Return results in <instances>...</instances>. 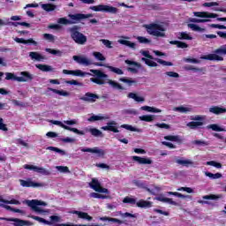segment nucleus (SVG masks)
Listing matches in <instances>:
<instances>
[{
  "mask_svg": "<svg viewBox=\"0 0 226 226\" xmlns=\"http://www.w3.org/2000/svg\"><path fill=\"white\" fill-rule=\"evenodd\" d=\"M91 73L89 72H84L80 70H75V71H70V70H63V73L64 75H74V77H86V75H92L93 77L95 78H91L90 82H94V84H97L98 86H103L105 84V79H107V74L103 73V72L100 70H94L91 69L90 70Z\"/></svg>",
  "mask_w": 226,
  "mask_h": 226,
  "instance_id": "f257e3e1",
  "label": "nucleus"
},
{
  "mask_svg": "<svg viewBox=\"0 0 226 226\" xmlns=\"http://www.w3.org/2000/svg\"><path fill=\"white\" fill-rule=\"evenodd\" d=\"M148 34L152 36H156L157 38H165V31H167V27L163 24H148L145 25Z\"/></svg>",
  "mask_w": 226,
  "mask_h": 226,
  "instance_id": "f03ea898",
  "label": "nucleus"
},
{
  "mask_svg": "<svg viewBox=\"0 0 226 226\" xmlns=\"http://www.w3.org/2000/svg\"><path fill=\"white\" fill-rule=\"evenodd\" d=\"M52 124H56V126H60L61 128H64V130H68V132H72L73 133H76L77 135H84V131H79L77 128L70 127L73 126V124H77L79 121L77 119H72V120H65L63 122L57 121V120H51ZM68 124V125H66Z\"/></svg>",
  "mask_w": 226,
  "mask_h": 226,
  "instance_id": "7ed1b4c3",
  "label": "nucleus"
},
{
  "mask_svg": "<svg viewBox=\"0 0 226 226\" xmlns=\"http://www.w3.org/2000/svg\"><path fill=\"white\" fill-rule=\"evenodd\" d=\"M193 15L194 17L200 18H192L190 19V22H193L195 24H204V22H209V19H216V17H218V14L210 13L207 11H197L193 12Z\"/></svg>",
  "mask_w": 226,
  "mask_h": 226,
  "instance_id": "20e7f679",
  "label": "nucleus"
},
{
  "mask_svg": "<svg viewBox=\"0 0 226 226\" xmlns=\"http://www.w3.org/2000/svg\"><path fill=\"white\" fill-rule=\"evenodd\" d=\"M24 204H26V206H28V207H31V209L33 211H34V213H37L38 215H45V213H49V210H45L42 209L41 207H38V206H43L46 207L47 206V202L45 201H41V200H26L25 201H23Z\"/></svg>",
  "mask_w": 226,
  "mask_h": 226,
  "instance_id": "39448f33",
  "label": "nucleus"
},
{
  "mask_svg": "<svg viewBox=\"0 0 226 226\" xmlns=\"http://www.w3.org/2000/svg\"><path fill=\"white\" fill-rule=\"evenodd\" d=\"M79 26H73L68 28L69 33H71V38L73 39L75 43L78 45H84L87 41V37L82 33L79 32Z\"/></svg>",
  "mask_w": 226,
  "mask_h": 226,
  "instance_id": "423d86ee",
  "label": "nucleus"
},
{
  "mask_svg": "<svg viewBox=\"0 0 226 226\" xmlns=\"http://www.w3.org/2000/svg\"><path fill=\"white\" fill-rule=\"evenodd\" d=\"M222 56H226V44L215 49L213 54L201 56L200 59H206L207 61H223Z\"/></svg>",
  "mask_w": 226,
  "mask_h": 226,
  "instance_id": "0eeeda50",
  "label": "nucleus"
},
{
  "mask_svg": "<svg viewBox=\"0 0 226 226\" xmlns=\"http://www.w3.org/2000/svg\"><path fill=\"white\" fill-rule=\"evenodd\" d=\"M5 204L20 206V201L19 200L10 197L9 200H6L3 199V196H0V207H4V209H7L8 211H14V213H22V210L13 209V208H11V207L5 205Z\"/></svg>",
  "mask_w": 226,
  "mask_h": 226,
  "instance_id": "6e6552de",
  "label": "nucleus"
},
{
  "mask_svg": "<svg viewBox=\"0 0 226 226\" xmlns=\"http://www.w3.org/2000/svg\"><path fill=\"white\" fill-rule=\"evenodd\" d=\"M124 204H131V206H137V207H151L152 203L150 201H146L144 200H140L137 202V200L135 198L132 197H125L123 200Z\"/></svg>",
  "mask_w": 226,
  "mask_h": 226,
  "instance_id": "1a4fd4ad",
  "label": "nucleus"
},
{
  "mask_svg": "<svg viewBox=\"0 0 226 226\" xmlns=\"http://www.w3.org/2000/svg\"><path fill=\"white\" fill-rule=\"evenodd\" d=\"M90 10L93 11H104L106 13H117V8L105 4L90 6Z\"/></svg>",
  "mask_w": 226,
  "mask_h": 226,
  "instance_id": "9d476101",
  "label": "nucleus"
},
{
  "mask_svg": "<svg viewBox=\"0 0 226 226\" xmlns=\"http://www.w3.org/2000/svg\"><path fill=\"white\" fill-rule=\"evenodd\" d=\"M204 119H206L204 117L202 116H195L192 117V122H189L187 124V126L189 128H191V130H195L196 128H200V126H202V124H204V123L202 121H204Z\"/></svg>",
  "mask_w": 226,
  "mask_h": 226,
  "instance_id": "9b49d317",
  "label": "nucleus"
},
{
  "mask_svg": "<svg viewBox=\"0 0 226 226\" xmlns=\"http://www.w3.org/2000/svg\"><path fill=\"white\" fill-rule=\"evenodd\" d=\"M90 188L94 190V192H98L99 193H107L109 194V189L102 187V184L96 178H93L91 183H89Z\"/></svg>",
  "mask_w": 226,
  "mask_h": 226,
  "instance_id": "f8f14e48",
  "label": "nucleus"
},
{
  "mask_svg": "<svg viewBox=\"0 0 226 226\" xmlns=\"http://www.w3.org/2000/svg\"><path fill=\"white\" fill-rule=\"evenodd\" d=\"M140 54L144 56V57L141 58V61H144V63L152 68H155V66H158V64L156 62L153 61V56L149 55V51L141 50ZM147 57V58H146Z\"/></svg>",
  "mask_w": 226,
  "mask_h": 226,
  "instance_id": "ddd939ff",
  "label": "nucleus"
},
{
  "mask_svg": "<svg viewBox=\"0 0 226 226\" xmlns=\"http://www.w3.org/2000/svg\"><path fill=\"white\" fill-rule=\"evenodd\" d=\"M72 59L76 61L78 64H81L82 66H91V64H93V60L85 56H73Z\"/></svg>",
  "mask_w": 226,
  "mask_h": 226,
  "instance_id": "4468645a",
  "label": "nucleus"
},
{
  "mask_svg": "<svg viewBox=\"0 0 226 226\" xmlns=\"http://www.w3.org/2000/svg\"><path fill=\"white\" fill-rule=\"evenodd\" d=\"M101 130L104 132H113V133H119V130L117 129V124L116 121H110L107 124L106 126H102Z\"/></svg>",
  "mask_w": 226,
  "mask_h": 226,
  "instance_id": "2eb2a0df",
  "label": "nucleus"
},
{
  "mask_svg": "<svg viewBox=\"0 0 226 226\" xmlns=\"http://www.w3.org/2000/svg\"><path fill=\"white\" fill-rule=\"evenodd\" d=\"M125 64L130 65V67L128 68V72H132V73H137L139 70H140V68L142 67L139 63L132 60H125Z\"/></svg>",
  "mask_w": 226,
  "mask_h": 226,
  "instance_id": "dca6fc26",
  "label": "nucleus"
},
{
  "mask_svg": "<svg viewBox=\"0 0 226 226\" xmlns=\"http://www.w3.org/2000/svg\"><path fill=\"white\" fill-rule=\"evenodd\" d=\"M19 77L16 78L17 82H29L34 79V76L27 72H21Z\"/></svg>",
  "mask_w": 226,
  "mask_h": 226,
  "instance_id": "f3484780",
  "label": "nucleus"
},
{
  "mask_svg": "<svg viewBox=\"0 0 226 226\" xmlns=\"http://www.w3.org/2000/svg\"><path fill=\"white\" fill-rule=\"evenodd\" d=\"M19 183L24 188H38L39 186H43V185L35 183V182L32 181L31 179H28V180L21 179V180H19Z\"/></svg>",
  "mask_w": 226,
  "mask_h": 226,
  "instance_id": "a211bd4d",
  "label": "nucleus"
},
{
  "mask_svg": "<svg viewBox=\"0 0 226 226\" xmlns=\"http://www.w3.org/2000/svg\"><path fill=\"white\" fill-rule=\"evenodd\" d=\"M81 151L83 153H94V154H97L98 156H104L105 155V150L100 149L99 147L81 148Z\"/></svg>",
  "mask_w": 226,
  "mask_h": 226,
  "instance_id": "6ab92c4d",
  "label": "nucleus"
},
{
  "mask_svg": "<svg viewBox=\"0 0 226 226\" xmlns=\"http://www.w3.org/2000/svg\"><path fill=\"white\" fill-rule=\"evenodd\" d=\"M107 119H110V116L109 115H103V114H98V115H92L88 121L90 123H94L95 121H105Z\"/></svg>",
  "mask_w": 226,
  "mask_h": 226,
  "instance_id": "aec40b11",
  "label": "nucleus"
},
{
  "mask_svg": "<svg viewBox=\"0 0 226 226\" xmlns=\"http://www.w3.org/2000/svg\"><path fill=\"white\" fill-rule=\"evenodd\" d=\"M100 96L93 94V93H87L84 96L80 97V100L83 102H89L90 103H94L96 100H98Z\"/></svg>",
  "mask_w": 226,
  "mask_h": 226,
  "instance_id": "412c9836",
  "label": "nucleus"
},
{
  "mask_svg": "<svg viewBox=\"0 0 226 226\" xmlns=\"http://www.w3.org/2000/svg\"><path fill=\"white\" fill-rule=\"evenodd\" d=\"M176 163H177V165H182V167H193L194 162L193 161L190 160V159H185V157H181L176 160Z\"/></svg>",
  "mask_w": 226,
  "mask_h": 226,
  "instance_id": "4be33fe9",
  "label": "nucleus"
},
{
  "mask_svg": "<svg viewBox=\"0 0 226 226\" xmlns=\"http://www.w3.org/2000/svg\"><path fill=\"white\" fill-rule=\"evenodd\" d=\"M132 160L140 163L141 165H151L153 162L148 158L139 157L137 155L132 156Z\"/></svg>",
  "mask_w": 226,
  "mask_h": 226,
  "instance_id": "5701e85b",
  "label": "nucleus"
},
{
  "mask_svg": "<svg viewBox=\"0 0 226 226\" xmlns=\"http://www.w3.org/2000/svg\"><path fill=\"white\" fill-rule=\"evenodd\" d=\"M155 200H159V202H164L165 204H170L171 206H179L178 202L172 200V199L166 198L163 196H158L155 198Z\"/></svg>",
  "mask_w": 226,
  "mask_h": 226,
  "instance_id": "b1692460",
  "label": "nucleus"
},
{
  "mask_svg": "<svg viewBox=\"0 0 226 226\" xmlns=\"http://www.w3.org/2000/svg\"><path fill=\"white\" fill-rule=\"evenodd\" d=\"M68 17H70V19H69L71 24H79V22H80V20H84L82 13L69 14Z\"/></svg>",
  "mask_w": 226,
  "mask_h": 226,
  "instance_id": "393cba45",
  "label": "nucleus"
},
{
  "mask_svg": "<svg viewBox=\"0 0 226 226\" xmlns=\"http://www.w3.org/2000/svg\"><path fill=\"white\" fill-rule=\"evenodd\" d=\"M117 41L120 43V45H125V47H129V49H132V50L137 49V43L132 42L128 40L119 39Z\"/></svg>",
  "mask_w": 226,
  "mask_h": 226,
  "instance_id": "a878e982",
  "label": "nucleus"
},
{
  "mask_svg": "<svg viewBox=\"0 0 226 226\" xmlns=\"http://www.w3.org/2000/svg\"><path fill=\"white\" fill-rule=\"evenodd\" d=\"M83 132H84V135H86V133L89 132L91 135H93L94 137H102V131L96 128L86 127Z\"/></svg>",
  "mask_w": 226,
  "mask_h": 226,
  "instance_id": "bb28decb",
  "label": "nucleus"
},
{
  "mask_svg": "<svg viewBox=\"0 0 226 226\" xmlns=\"http://www.w3.org/2000/svg\"><path fill=\"white\" fill-rule=\"evenodd\" d=\"M72 215H77L79 218H81L82 220H87V222H91L93 220V217L88 215L87 213L80 212V211H72Z\"/></svg>",
  "mask_w": 226,
  "mask_h": 226,
  "instance_id": "cd10ccee",
  "label": "nucleus"
},
{
  "mask_svg": "<svg viewBox=\"0 0 226 226\" xmlns=\"http://www.w3.org/2000/svg\"><path fill=\"white\" fill-rule=\"evenodd\" d=\"M29 57L32 59V61H39V62L43 61V59H45V56L34 51H32L29 53Z\"/></svg>",
  "mask_w": 226,
  "mask_h": 226,
  "instance_id": "c85d7f7f",
  "label": "nucleus"
},
{
  "mask_svg": "<svg viewBox=\"0 0 226 226\" xmlns=\"http://www.w3.org/2000/svg\"><path fill=\"white\" fill-rule=\"evenodd\" d=\"M9 222H15L17 226H24V225L31 226V225H33V223L29 221H24V220L15 219V218L9 219Z\"/></svg>",
  "mask_w": 226,
  "mask_h": 226,
  "instance_id": "c756f323",
  "label": "nucleus"
},
{
  "mask_svg": "<svg viewBox=\"0 0 226 226\" xmlns=\"http://www.w3.org/2000/svg\"><path fill=\"white\" fill-rule=\"evenodd\" d=\"M140 110H145L146 112H152L153 114H160L162 109L150 106H142Z\"/></svg>",
  "mask_w": 226,
  "mask_h": 226,
  "instance_id": "7c9ffc66",
  "label": "nucleus"
},
{
  "mask_svg": "<svg viewBox=\"0 0 226 226\" xmlns=\"http://www.w3.org/2000/svg\"><path fill=\"white\" fill-rule=\"evenodd\" d=\"M41 8H42L44 11H55V10L57 8V5L54 4H41Z\"/></svg>",
  "mask_w": 226,
  "mask_h": 226,
  "instance_id": "2f4dec72",
  "label": "nucleus"
},
{
  "mask_svg": "<svg viewBox=\"0 0 226 226\" xmlns=\"http://www.w3.org/2000/svg\"><path fill=\"white\" fill-rule=\"evenodd\" d=\"M178 40H193V37L186 32H179L176 34Z\"/></svg>",
  "mask_w": 226,
  "mask_h": 226,
  "instance_id": "473e14b6",
  "label": "nucleus"
},
{
  "mask_svg": "<svg viewBox=\"0 0 226 226\" xmlns=\"http://www.w3.org/2000/svg\"><path fill=\"white\" fill-rule=\"evenodd\" d=\"M173 110L175 112H180L181 114H186L187 112H192V107L180 106V107L174 108Z\"/></svg>",
  "mask_w": 226,
  "mask_h": 226,
  "instance_id": "72a5a7b5",
  "label": "nucleus"
},
{
  "mask_svg": "<svg viewBox=\"0 0 226 226\" xmlns=\"http://www.w3.org/2000/svg\"><path fill=\"white\" fill-rule=\"evenodd\" d=\"M128 98H131L134 102H146V99L144 97L139 96L135 93H129L128 94Z\"/></svg>",
  "mask_w": 226,
  "mask_h": 226,
  "instance_id": "f704fd0d",
  "label": "nucleus"
},
{
  "mask_svg": "<svg viewBox=\"0 0 226 226\" xmlns=\"http://www.w3.org/2000/svg\"><path fill=\"white\" fill-rule=\"evenodd\" d=\"M209 112H211L212 114H225L226 109L220 107H212L209 109Z\"/></svg>",
  "mask_w": 226,
  "mask_h": 226,
  "instance_id": "c9c22d12",
  "label": "nucleus"
},
{
  "mask_svg": "<svg viewBox=\"0 0 226 226\" xmlns=\"http://www.w3.org/2000/svg\"><path fill=\"white\" fill-rule=\"evenodd\" d=\"M35 66L38 68V70H41V72H54V69L50 65L39 64Z\"/></svg>",
  "mask_w": 226,
  "mask_h": 226,
  "instance_id": "e433bc0d",
  "label": "nucleus"
},
{
  "mask_svg": "<svg viewBox=\"0 0 226 226\" xmlns=\"http://www.w3.org/2000/svg\"><path fill=\"white\" fill-rule=\"evenodd\" d=\"M170 45H177V49H188V44L179 41H170Z\"/></svg>",
  "mask_w": 226,
  "mask_h": 226,
  "instance_id": "4c0bfd02",
  "label": "nucleus"
},
{
  "mask_svg": "<svg viewBox=\"0 0 226 226\" xmlns=\"http://www.w3.org/2000/svg\"><path fill=\"white\" fill-rule=\"evenodd\" d=\"M207 128L209 130H213V132H226L225 128H223L216 124H209V125H207Z\"/></svg>",
  "mask_w": 226,
  "mask_h": 226,
  "instance_id": "58836bf2",
  "label": "nucleus"
},
{
  "mask_svg": "<svg viewBox=\"0 0 226 226\" xmlns=\"http://www.w3.org/2000/svg\"><path fill=\"white\" fill-rule=\"evenodd\" d=\"M140 121H145L146 123H152V121H154V115H143L139 117Z\"/></svg>",
  "mask_w": 226,
  "mask_h": 226,
  "instance_id": "ea45409f",
  "label": "nucleus"
},
{
  "mask_svg": "<svg viewBox=\"0 0 226 226\" xmlns=\"http://www.w3.org/2000/svg\"><path fill=\"white\" fill-rule=\"evenodd\" d=\"M188 27H190V29H192V31H196L197 33H204V31H205L204 28H202L193 23L188 24Z\"/></svg>",
  "mask_w": 226,
  "mask_h": 226,
  "instance_id": "a19ab883",
  "label": "nucleus"
},
{
  "mask_svg": "<svg viewBox=\"0 0 226 226\" xmlns=\"http://www.w3.org/2000/svg\"><path fill=\"white\" fill-rule=\"evenodd\" d=\"M29 218H32L33 220H35L36 222H39V223H44V225H50V222L41 217L36 216V215H29Z\"/></svg>",
  "mask_w": 226,
  "mask_h": 226,
  "instance_id": "79ce46f5",
  "label": "nucleus"
},
{
  "mask_svg": "<svg viewBox=\"0 0 226 226\" xmlns=\"http://www.w3.org/2000/svg\"><path fill=\"white\" fill-rule=\"evenodd\" d=\"M100 220L102 222H113L114 223H118L119 225H121V223H123V221L117 219V218L101 217Z\"/></svg>",
  "mask_w": 226,
  "mask_h": 226,
  "instance_id": "37998d69",
  "label": "nucleus"
},
{
  "mask_svg": "<svg viewBox=\"0 0 226 226\" xmlns=\"http://www.w3.org/2000/svg\"><path fill=\"white\" fill-rule=\"evenodd\" d=\"M49 91H52V93H55L56 94H59V96H70V93L64 90H57L54 88H49Z\"/></svg>",
  "mask_w": 226,
  "mask_h": 226,
  "instance_id": "c03bdc74",
  "label": "nucleus"
},
{
  "mask_svg": "<svg viewBox=\"0 0 226 226\" xmlns=\"http://www.w3.org/2000/svg\"><path fill=\"white\" fill-rule=\"evenodd\" d=\"M165 140H170L171 142H181V137L168 135L164 137Z\"/></svg>",
  "mask_w": 226,
  "mask_h": 226,
  "instance_id": "a18cd8bd",
  "label": "nucleus"
},
{
  "mask_svg": "<svg viewBox=\"0 0 226 226\" xmlns=\"http://www.w3.org/2000/svg\"><path fill=\"white\" fill-rule=\"evenodd\" d=\"M46 149L48 151H54L55 153H59V154H62V156H64V154H66V152H64V150H61L60 148L56 147H48Z\"/></svg>",
  "mask_w": 226,
  "mask_h": 226,
  "instance_id": "49530a36",
  "label": "nucleus"
},
{
  "mask_svg": "<svg viewBox=\"0 0 226 226\" xmlns=\"http://www.w3.org/2000/svg\"><path fill=\"white\" fill-rule=\"evenodd\" d=\"M46 52H49V54H52L53 56H58L61 57L63 56V51L59 49H46Z\"/></svg>",
  "mask_w": 226,
  "mask_h": 226,
  "instance_id": "de8ad7c7",
  "label": "nucleus"
},
{
  "mask_svg": "<svg viewBox=\"0 0 226 226\" xmlns=\"http://www.w3.org/2000/svg\"><path fill=\"white\" fill-rule=\"evenodd\" d=\"M49 218L50 221H49V224L48 225H54V223H59L61 222V217L57 215H51Z\"/></svg>",
  "mask_w": 226,
  "mask_h": 226,
  "instance_id": "09e8293b",
  "label": "nucleus"
},
{
  "mask_svg": "<svg viewBox=\"0 0 226 226\" xmlns=\"http://www.w3.org/2000/svg\"><path fill=\"white\" fill-rule=\"evenodd\" d=\"M120 128H124V130H128L129 132H140V129L135 128L130 124H122Z\"/></svg>",
  "mask_w": 226,
  "mask_h": 226,
  "instance_id": "8fccbe9b",
  "label": "nucleus"
},
{
  "mask_svg": "<svg viewBox=\"0 0 226 226\" xmlns=\"http://www.w3.org/2000/svg\"><path fill=\"white\" fill-rule=\"evenodd\" d=\"M35 172H38L39 174H42L43 176H50V171L45 170V168H40L37 166Z\"/></svg>",
  "mask_w": 226,
  "mask_h": 226,
  "instance_id": "3c124183",
  "label": "nucleus"
},
{
  "mask_svg": "<svg viewBox=\"0 0 226 226\" xmlns=\"http://www.w3.org/2000/svg\"><path fill=\"white\" fill-rule=\"evenodd\" d=\"M35 172H38L39 174H42L43 176H50V171L45 170V168H40L37 166Z\"/></svg>",
  "mask_w": 226,
  "mask_h": 226,
  "instance_id": "603ef678",
  "label": "nucleus"
},
{
  "mask_svg": "<svg viewBox=\"0 0 226 226\" xmlns=\"http://www.w3.org/2000/svg\"><path fill=\"white\" fill-rule=\"evenodd\" d=\"M136 40H138V41H139V43H143V44H145V45H147V44L151 43V40H149V39H147V38H146V37H144V36H138V37L136 38Z\"/></svg>",
  "mask_w": 226,
  "mask_h": 226,
  "instance_id": "864d4df0",
  "label": "nucleus"
},
{
  "mask_svg": "<svg viewBox=\"0 0 226 226\" xmlns=\"http://www.w3.org/2000/svg\"><path fill=\"white\" fill-rule=\"evenodd\" d=\"M109 68V72H113V73H117V75H123V70L117 68V67H113V66H107Z\"/></svg>",
  "mask_w": 226,
  "mask_h": 226,
  "instance_id": "5fc2aeb1",
  "label": "nucleus"
},
{
  "mask_svg": "<svg viewBox=\"0 0 226 226\" xmlns=\"http://www.w3.org/2000/svg\"><path fill=\"white\" fill-rule=\"evenodd\" d=\"M56 169L58 172H62L63 174L70 173V170L66 166H56Z\"/></svg>",
  "mask_w": 226,
  "mask_h": 226,
  "instance_id": "6e6d98bb",
  "label": "nucleus"
},
{
  "mask_svg": "<svg viewBox=\"0 0 226 226\" xmlns=\"http://www.w3.org/2000/svg\"><path fill=\"white\" fill-rule=\"evenodd\" d=\"M57 24H63L64 26L72 25V21L66 18H59L57 19Z\"/></svg>",
  "mask_w": 226,
  "mask_h": 226,
  "instance_id": "4d7b16f0",
  "label": "nucleus"
},
{
  "mask_svg": "<svg viewBox=\"0 0 226 226\" xmlns=\"http://www.w3.org/2000/svg\"><path fill=\"white\" fill-rule=\"evenodd\" d=\"M93 56L97 61H105L106 59L103 54H102L101 52H94Z\"/></svg>",
  "mask_w": 226,
  "mask_h": 226,
  "instance_id": "13d9d810",
  "label": "nucleus"
},
{
  "mask_svg": "<svg viewBox=\"0 0 226 226\" xmlns=\"http://www.w3.org/2000/svg\"><path fill=\"white\" fill-rule=\"evenodd\" d=\"M108 84H109V86H111V87L114 89H123V87L114 80H109Z\"/></svg>",
  "mask_w": 226,
  "mask_h": 226,
  "instance_id": "bf43d9fd",
  "label": "nucleus"
},
{
  "mask_svg": "<svg viewBox=\"0 0 226 226\" xmlns=\"http://www.w3.org/2000/svg\"><path fill=\"white\" fill-rule=\"evenodd\" d=\"M42 36L47 41H56V36L52 34H44Z\"/></svg>",
  "mask_w": 226,
  "mask_h": 226,
  "instance_id": "052dcab7",
  "label": "nucleus"
},
{
  "mask_svg": "<svg viewBox=\"0 0 226 226\" xmlns=\"http://www.w3.org/2000/svg\"><path fill=\"white\" fill-rule=\"evenodd\" d=\"M161 190H162V188H160L158 186H154L152 188H148L147 192H149V193H151L152 195H156V193L161 192Z\"/></svg>",
  "mask_w": 226,
  "mask_h": 226,
  "instance_id": "680f3d73",
  "label": "nucleus"
},
{
  "mask_svg": "<svg viewBox=\"0 0 226 226\" xmlns=\"http://www.w3.org/2000/svg\"><path fill=\"white\" fill-rule=\"evenodd\" d=\"M100 41H102V43L104 44V46L107 49H112V41H110L107 39H101Z\"/></svg>",
  "mask_w": 226,
  "mask_h": 226,
  "instance_id": "e2e57ef3",
  "label": "nucleus"
},
{
  "mask_svg": "<svg viewBox=\"0 0 226 226\" xmlns=\"http://www.w3.org/2000/svg\"><path fill=\"white\" fill-rule=\"evenodd\" d=\"M90 197H92L93 199H107V196L100 194L98 192L90 193Z\"/></svg>",
  "mask_w": 226,
  "mask_h": 226,
  "instance_id": "0e129e2a",
  "label": "nucleus"
},
{
  "mask_svg": "<svg viewBox=\"0 0 226 226\" xmlns=\"http://www.w3.org/2000/svg\"><path fill=\"white\" fill-rule=\"evenodd\" d=\"M5 76L6 80H17L16 79L19 78V76H15V74L11 72H6Z\"/></svg>",
  "mask_w": 226,
  "mask_h": 226,
  "instance_id": "69168bd1",
  "label": "nucleus"
},
{
  "mask_svg": "<svg viewBox=\"0 0 226 226\" xmlns=\"http://www.w3.org/2000/svg\"><path fill=\"white\" fill-rule=\"evenodd\" d=\"M203 199L205 200H216V199H220V196H216L215 194H210V195L203 196Z\"/></svg>",
  "mask_w": 226,
  "mask_h": 226,
  "instance_id": "338daca9",
  "label": "nucleus"
},
{
  "mask_svg": "<svg viewBox=\"0 0 226 226\" xmlns=\"http://www.w3.org/2000/svg\"><path fill=\"white\" fill-rule=\"evenodd\" d=\"M16 144H18V146H23V147H29V144H27V142L24 141L22 139H18L16 140Z\"/></svg>",
  "mask_w": 226,
  "mask_h": 226,
  "instance_id": "774afa93",
  "label": "nucleus"
}]
</instances>
